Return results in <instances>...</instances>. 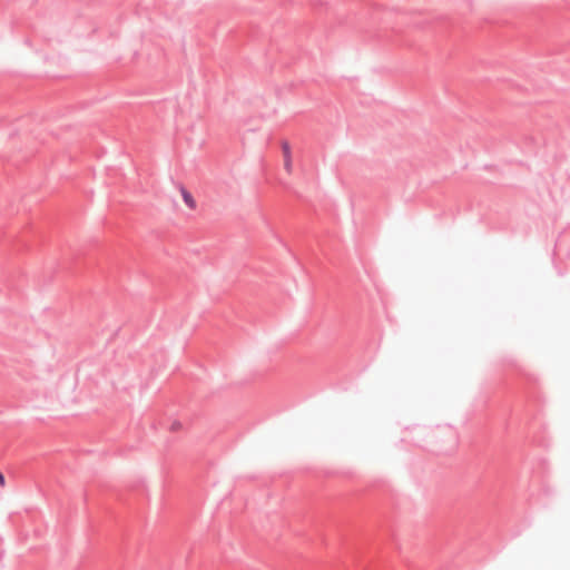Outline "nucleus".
Segmentation results:
<instances>
[{
  "instance_id": "obj_1",
  "label": "nucleus",
  "mask_w": 570,
  "mask_h": 570,
  "mask_svg": "<svg viewBox=\"0 0 570 570\" xmlns=\"http://www.w3.org/2000/svg\"><path fill=\"white\" fill-rule=\"evenodd\" d=\"M282 153L284 159V169L287 174L293 173V158H292V149L288 141L282 142Z\"/></svg>"
},
{
  "instance_id": "obj_2",
  "label": "nucleus",
  "mask_w": 570,
  "mask_h": 570,
  "mask_svg": "<svg viewBox=\"0 0 570 570\" xmlns=\"http://www.w3.org/2000/svg\"><path fill=\"white\" fill-rule=\"evenodd\" d=\"M179 191H180V195L183 197V200H184L185 205L190 210H195L197 208V203H196L194 196L191 195V193L188 191L185 187H180Z\"/></svg>"
},
{
  "instance_id": "obj_3",
  "label": "nucleus",
  "mask_w": 570,
  "mask_h": 570,
  "mask_svg": "<svg viewBox=\"0 0 570 570\" xmlns=\"http://www.w3.org/2000/svg\"><path fill=\"white\" fill-rule=\"evenodd\" d=\"M180 428H181V424H180L179 422H175V423H173V425H171L170 430H171V431H177V430H179Z\"/></svg>"
},
{
  "instance_id": "obj_4",
  "label": "nucleus",
  "mask_w": 570,
  "mask_h": 570,
  "mask_svg": "<svg viewBox=\"0 0 570 570\" xmlns=\"http://www.w3.org/2000/svg\"><path fill=\"white\" fill-rule=\"evenodd\" d=\"M4 485H6V480H4L3 474L0 472V487H4Z\"/></svg>"
}]
</instances>
